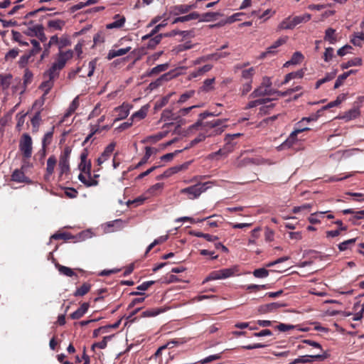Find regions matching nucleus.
I'll use <instances>...</instances> for the list:
<instances>
[{"label":"nucleus","instance_id":"f257e3e1","mask_svg":"<svg viewBox=\"0 0 364 364\" xmlns=\"http://www.w3.org/2000/svg\"><path fill=\"white\" fill-rule=\"evenodd\" d=\"M227 121V119H218L205 122L204 124V131L207 136L210 137L221 134L227 127L225 124Z\"/></svg>","mask_w":364,"mask_h":364},{"label":"nucleus","instance_id":"f03ea898","mask_svg":"<svg viewBox=\"0 0 364 364\" xmlns=\"http://www.w3.org/2000/svg\"><path fill=\"white\" fill-rule=\"evenodd\" d=\"M212 185L213 182L211 181L198 183L193 186L183 188L181 192L182 193L187 194L189 199L194 200L198 198L203 193L212 187Z\"/></svg>","mask_w":364,"mask_h":364},{"label":"nucleus","instance_id":"7ed1b4c3","mask_svg":"<svg viewBox=\"0 0 364 364\" xmlns=\"http://www.w3.org/2000/svg\"><path fill=\"white\" fill-rule=\"evenodd\" d=\"M19 150L23 159H29L31 157L33 152V141L28 134L24 133L22 134L19 141Z\"/></svg>","mask_w":364,"mask_h":364},{"label":"nucleus","instance_id":"20e7f679","mask_svg":"<svg viewBox=\"0 0 364 364\" xmlns=\"http://www.w3.org/2000/svg\"><path fill=\"white\" fill-rule=\"evenodd\" d=\"M328 357V354L326 352H323L322 354H315V355H304L299 356L297 358H295L293 361H291L289 364H296V363H311L314 360H323Z\"/></svg>","mask_w":364,"mask_h":364},{"label":"nucleus","instance_id":"39448f33","mask_svg":"<svg viewBox=\"0 0 364 364\" xmlns=\"http://www.w3.org/2000/svg\"><path fill=\"white\" fill-rule=\"evenodd\" d=\"M88 152L87 149H84L80 154V162L78 168L81 172L85 173L87 176H90L91 162L87 160Z\"/></svg>","mask_w":364,"mask_h":364},{"label":"nucleus","instance_id":"423d86ee","mask_svg":"<svg viewBox=\"0 0 364 364\" xmlns=\"http://www.w3.org/2000/svg\"><path fill=\"white\" fill-rule=\"evenodd\" d=\"M73 55V52L68 50L65 52H60L56 60L53 63L58 70H62L66 64V62Z\"/></svg>","mask_w":364,"mask_h":364},{"label":"nucleus","instance_id":"0eeeda50","mask_svg":"<svg viewBox=\"0 0 364 364\" xmlns=\"http://www.w3.org/2000/svg\"><path fill=\"white\" fill-rule=\"evenodd\" d=\"M197 7L196 4H178L173 6L170 8V14L174 16L188 13L190 10Z\"/></svg>","mask_w":364,"mask_h":364},{"label":"nucleus","instance_id":"6e6552de","mask_svg":"<svg viewBox=\"0 0 364 364\" xmlns=\"http://www.w3.org/2000/svg\"><path fill=\"white\" fill-rule=\"evenodd\" d=\"M132 108V105L126 102H124L122 105L116 107L114 111L117 113V116L114 121L116 122L126 119L129 114V112Z\"/></svg>","mask_w":364,"mask_h":364},{"label":"nucleus","instance_id":"1a4fd4ad","mask_svg":"<svg viewBox=\"0 0 364 364\" xmlns=\"http://www.w3.org/2000/svg\"><path fill=\"white\" fill-rule=\"evenodd\" d=\"M306 122L301 123V120L298 122L295 125L294 130L291 133L289 137L284 142V144H287L290 141L291 142H294V141L296 140V136L298 134L301 133L304 131L309 130L310 129L306 126Z\"/></svg>","mask_w":364,"mask_h":364},{"label":"nucleus","instance_id":"9d476101","mask_svg":"<svg viewBox=\"0 0 364 364\" xmlns=\"http://www.w3.org/2000/svg\"><path fill=\"white\" fill-rule=\"evenodd\" d=\"M116 146L115 142H112L109 144H108L102 154L98 157L97 162L99 166L102 164L104 162H105L110 157L112 153L114 151V148Z\"/></svg>","mask_w":364,"mask_h":364},{"label":"nucleus","instance_id":"9b49d317","mask_svg":"<svg viewBox=\"0 0 364 364\" xmlns=\"http://www.w3.org/2000/svg\"><path fill=\"white\" fill-rule=\"evenodd\" d=\"M284 306H285L284 304H281L279 302H272L270 304L260 306L258 309V311L261 314H266L269 312H272L274 310Z\"/></svg>","mask_w":364,"mask_h":364},{"label":"nucleus","instance_id":"f8f14e48","mask_svg":"<svg viewBox=\"0 0 364 364\" xmlns=\"http://www.w3.org/2000/svg\"><path fill=\"white\" fill-rule=\"evenodd\" d=\"M56 158L55 156H50L47 160L46 164V173L44 176V178L46 181H49L50 177L53 173L54 168L56 164Z\"/></svg>","mask_w":364,"mask_h":364},{"label":"nucleus","instance_id":"ddd939ff","mask_svg":"<svg viewBox=\"0 0 364 364\" xmlns=\"http://www.w3.org/2000/svg\"><path fill=\"white\" fill-rule=\"evenodd\" d=\"M223 279H225L239 274V267L237 265L220 269Z\"/></svg>","mask_w":364,"mask_h":364},{"label":"nucleus","instance_id":"4468645a","mask_svg":"<svg viewBox=\"0 0 364 364\" xmlns=\"http://www.w3.org/2000/svg\"><path fill=\"white\" fill-rule=\"evenodd\" d=\"M114 21L107 24L106 28L107 29L120 28H122L126 21V18L124 16H121L119 14H116L114 16Z\"/></svg>","mask_w":364,"mask_h":364},{"label":"nucleus","instance_id":"2eb2a0df","mask_svg":"<svg viewBox=\"0 0 364 364\" xmlns=\"http://www.w3.org/2000/svg\"><path fill=\"white\" fill-rule=\"evenodd\" d=\"M90 307V304L87 302H85L81 304V306L73 313L70 314V318L72 319H79L85 314Z\"/></svg>","mask_w":364,"mask_h":364},{"label":"nucleus","instance_id":"dca6fc26","mask_svg":"<svg viewBox=\"0 0 364 364\" xmlns=\"http://www.w3.org/2000/svg\"><path fill=\"white\" fill-rule=\"evenodd\" d=\"M200 17V14L198 12L194 11V12L190 13V14L183 16L176 17L173 21L172 23L175 24V23H180V22L183 23V22H186V21H189L191 20H196V19H198Z\"/></svg>","mask_w":364,"mask_h":364},{"label":"nucleus","instance_id":"f3484780","mask_svg":"<svg viewBox=\"0 0 364 364\" xmlns=\"http://www.w3.org/2000/svg\"><path fill=\"white\" fill-rule=\"evenodd\" d=\"M305 71L304 69H300L296 72H291L286 75L284 81L281 83V85H286L290 80L293 79H301L304 77Z\"/></svg>","mask_w":364,"mask_h":364},{"label":"nucleus","instance_id":"a211bd4d","mask_svg":"<svg viewBox=\"0 0 364 364\" xmlns=\"http://www.w3.org/2000/svg\"><path fill=\"white\" fill-rule=\"evenodd\" d=\"M11 80L12 75L11 74H0V89L4 92L7 91L11 85Z\"/></svg>","mask_w":364,"mask_h":364},{"label":"nucleus","instance_id":"6ab92c4d","mask_svg":"<svg viewBox=\"0 0 364 364\" xmlns=\"http://www.w3.org/2000/svg\"><path fill=\"white\" fill-rule=\"evenodd\" d=\"M270 95H272V93L270 92L268 90H267L265 87H262V85H260L259 87L255 88L252 92H251V94L249 95V98H257L259 97H263Z\"/></svg>","mask_w":364,"mask_h":364},{"label":"nucleus","instance_id":"aec40b11","mask_svg":"<svg viewBox=\"0 0 364 364\" xmlns=\"http://www.w3.org/2000/svg\"><path fill=\"white\" fill-rule=\"evenodd\" d=\"M190 163L191 162H186V163H183V164L177 165V166H173V167H171V168L166 169L165 171L166 176L168 178V177L171 176L172 175L177 173L178 172H179L182 170H185V169L188 168Z\"/></svg>","mask_w":364,"mask_h":364},{"label":"nucleus","instance_id":"412c9836","mask_svg":"<svg viewBox=\"0 0 364 364\" xmlns=\"http://www.w3.org/2000/svg\"><path fill=\"white\" fill-rule=\"evenodd\" d=\"M148 109L147 105L142 106L139 110L132 114L130 120L134 121L135 119L141 120L144 119L147 114Z\"/></svg>","mask_w":364,"mask_h":364},{"label":"nucleus","instance_id":"4be33fe9","mask_svg":"<svg viewBox=\"0 0 364 364\" xmlns=\"http://www.w3.org/2000/svg\"><path fill=\"white\" fill-rule=\"evenodd\" d=\"M130 50V47L119 48L117 50H111L107 54V59L111 60L114 58L122 56L127 54Z\"/></svg>","mask_w":364,"mask_h":364},{"label":"nucleus","instance_id":"5701e85b","mask_svg":"<svg viewBox=\"0 0 364 364\" xmlns=\"http://www.w3.org/2000/svg\"><path fill=\"white\" fill-rule=\"evenodd\" d=\"M60 70H58L55 65L52 64L51 67L43 73V77L50 79L54 81L55 78L59 75Z\"/></svg>","mask_w":364,"mask_h":364},{"label":"nucleus","instance_id":"b1692460","mask_svg":"<svg viewBox=\"0 0 364 364\" xmlns=\"http://www.w3.org/2000/svg\"><path fill=\"white\" fill-rule=\"evenodd\" d=\"M360 115V110L358 108L353 107L346 112L342 116V119H345L346 121H350L353 119L357 118Z\"/></svg>","mask_w":364,"mask_h":364},{"label":"nucleus","instance_id":"393cba45","mask_svg":"<svg viewBox=\"0 0 364 364\" xmlns=\"http://www.w3.org/2000/svg\"><path fill=\"white\" fill-rule=\"evenodd\" d=\"M41 82L39 86V89L43 91L44 96H46L54 85V81L50 79H47Z\"/></svg>","mask_w":364,"mask_h":364},{"label":"nucleus","instance_id":"a878e982","mask_svg":"<svg viewBox=\"0 0 364 364\" xmlns=\"http://www.w3.org/2000/svg\"><path fill=\"white\" fill-rule=\"evenodd\" d=\"M346 100V95L341 94L333 101L330 102L326 106H323L320 110L321 112L327 109H330L339 105L343 100Z\"/></svg>","mask_w":364,"mask_h":364},{"label":"nucleus","instance_id":"bb28decb","mask_svg":"<svg viewBox=\"0 0 364 364\" xmlns=\"http://www.w3.org/2000/svg\"><path fill=\"white\" fill-rule=\"evenodd\" d=\"M294 28L292 18L291 16L284 18L278 26V28L279 30H291Z\"/></svg>","mask_w":364,"mask_h":364},{"label":"nucleus","instance_id":"cd10ccee","mask_svg":"<svg viewBox=\"0 0 364 364\" xmlns=\"http://www.w3.org/2000/svg\"><path fill=\"white\" fill-rule=\"evenodd\" d=\"M33 127V132H36L38 130L40 124L41 122V111L38 110L31 119Z\"/></svg>","mask_w":364,"mask_h":364},{"label":"nucleus","instance_id":"c85d7f7f","mask_svg":"<svg viewBox=\"0 0 364 364\" xmlns=\"http://www.w3.org/2000/svg\"><path fill=\"white\" fill-rule=\"evenodd\" d=\"M311 18V15L309 14H304L301 16H296L292 17V21L293 24L294 25V27H296L297 25L302 23H306Z\"/></svg>","mask_w":364,"mask_h":364},{"label":"nucleus","instance_id":"c756f323","mask_svg":"<svg viewBox=\"0 0 364 364\" xmlns=\"http://www.w3.org/2000/svg\"><path fill=\"white\" fill-rule=\"evenodd\" d=\"M56 268L58 269L60 274L72 277L73 276L77 277V274L75 273V272L70 267L57 264L55 265Z\"/></svg>","mask_w":364,"mask_h":364},{"label":"nucleus","instance_id":"7c9ffc66","mask_svg":"<svg viewBox=\"0 0 364 364\" xmlns=\"http://www.w3.org/2000/svg\"><path fill=\"white\" fill-rule=\"evenodd\" d=\"M33 77V73L28 68H26L24 71V75L23 77L24 87L23 90L21 92V94L23 93L26 91L27 85L31 83Z\"/></svg>","mask_w":364,"mask_h":364},{"label":"nucleus","instance_id":"2f4dec72","mask_svg":"<svg viewBox=\"0 0 364 364\" xmlns=\"http://www.w3.org/2000/svg\"><path fill=\"white\" fill-rule=\"evenodd\" d=\"M12 181L18 183H22L27 181V178L26 177L24 173L18 169H16L11 175Z\"/></svg>","mask_w":364,"mask_h":364},{"label":"nucleus","instance_id":"473e14b6","mask_svg":"<svg viewBox=\"0 0 364 364\" xmlns=\"http://www.w3.org/2000/svg\"><path fill=\"white\" fill-rule=\"evenodd\" d=\"M364 41V33L363 32L355 33L350 38V42L358 47H361Z\"/></svg>","mask_w":364,"mask_h":364},{"label":"nucleus","instance_id":"72a5a7b5","mask_svg":"<svg viewBox=\"0 0 364 364\" xmlns=\"http://www.w3.org/2000/svg\"><path fill=\"white\" fill-rule=\"evenodd\" d=\"M164 309L162 308H153L144 311L141 314L142 317H154L161 313L164 312Z\"/></svg>","mask_w":364,"mask_h":364},{"label":"nucleus","instance_id":"f704fd0d","mask_svg":"<svg viewBox=\"0 0 364 364\" xmlns=\"http://www.w3.org/2000/svg\"><path fill=\"white\" fill-rule=\"evenodd\" d=\"M65 22L60 19L50 20L48 22V26L56 31H61L65 26Z\"/></svg>","mask_w":364,"mask_h":364},{"label":"nucleus","instance_id":"c9c22d12","mask_svg":"<svg viewBox=\"0 0 364 364\" xmlns=\"http://www.w3.org/2000/svg\"><path fill=\"white\" fill-rule=\"evenodd\" d=\"M362 64V59L360 58H354L348 60L346 63H343L341 65L342 70L348 69L350 67L358 66Z\"/></svg>","mask_w":364,"mask_h":364},{"label":"nucleus","instance_id":"e433bc0d","mask_svg":"<svg viewBox=\"0 0 364 364\" xmlns=\"http://www.w3.org/2000/svg\"><path fill=\"white\" fill-rule=\"evenodd\" d=\"M170 74L169 73H165L164 75H162L160 77H159L158 79H156L155 81L154 82H151L149 85V87L150 90H155L156 89L157 87H159V86L161 85V83L164 80H168V77H169Z\"/></svg>","mask_w":364,"mask_h":364},{"label":"nucleus","instance_id":"4c0bfd02","mask_svg":"<svg viewBox=\"0 0 364 364\" xmlns=\"http://www.w3.org/2000/svg\"><path fill=\"white\" fill-rule=\"evenodd\" d=\"M191 235H194V236H196L197 237H203V238L205 239L208 242H215V241L218 240V236L210 235V234L203 233V232H199V231H193L191 232Z\"/></svg>","mask_w":364,"mask_h":364},{"label":"nucleus","instance_id":"58836bf2","mask_svg":"<svg viewBox=\"0 0 364 364\" xmlns=\"http://www.w3.org/2000/svg\"><path fill=\"white\" fill-rule=\"evenodd\" d=\"M336 75V70H333L331 73H326L325 77L319 79L316 83V89H318L322 84L329 82L333 80Z\"/></svg>","mask_w":364,"mask_h":364},{"label":"nucleus","instance_id":"ea45409f","mask_svg":"<svg viewBox=\"0 0 364 364\" xmlns=\"http://www.w3.org/2000/svg\"><path fill=\"white\" fill-rule=\"evenodd\" d=\"M97 2V0H87L85 2H79L77 4L72 6L70 9V12L74 13L77 11L85 8V6L94 4Z\"/></svg>","mask_w":364,"mask_h":364},{"label":"nucleus","instance_id":"a19ab883","mask_svg":"<svg viewBox=\"0 0 364 364\" xmlns=\"http://www.w3.org/2000/svg\"><path fill=\"white\" fill-rule=\"evenodd\" d=\"M336 30L332 28H328L325 31L324 40L329 42L331 44H334L336 42L335 36Z\"/></svg>","mask_w":364,"mask_h":364},{"label":"nucleus","instance_id":"79ce46f5","mask_svg":"<svg viewBox=\"0 0 364 364\" xmlns=\"http://www.w3.org/2000/svg\"><path fill=\"white\" fill-rule=\"evenodd\" d=\"M231 151L227 146L223 147V149H220L218 151L215 152H213L208 155L209 159H216L218 156H220L222 157H226L228 154Z\"/></svg>","mask_w":364,"mask_h":364},{"label":"nucleus","instance_id":"37998d69","mask_svg":"<svg viewBox=\"0 0 364 364\" xmlns=\"http://www.w3.org/2000/svg\"><path fill=\"white\" fill-rule=\"evenodd\" d=\"M214 82V77L205 80L203 82V85L202 87H200L199 91L208 92L213 90L214 89V87L213 85Z\"/></svg>","mask_w":364,"mask_h":364},{"label":"nucleus","instance_id":"c03bdc74","mask_svg":"<svg viewBox=\"0 0 364 364\" xmlns=\"http://www.w3.org/2000/svg\"><path fill=\"white\" fill-rule=\"evenodd\" d=\"M167 25L166 19H164V21L156 26L151 30V31L145 36H144L141 38L142 40H146L152 36H154L156 33L159 31V30Z\"/></svg>","mask_w":364,"mask_h":364},{"label":"nucleus","instance_id":"a18cd8bd","mask_svg":"<svg viewBox=\"0 0 364 364\" xmlns=\"http://www.w3.org/2000/svg\"><path fill=\"white\" fill-rule=\"evenodd\" d=\"M145 149H146V151H145L144 156L140 160V161L135 166L134 168H139V167H141L144 164H146L148 160H149V159L151 156V154L153 153L152 152V149L151 147H149V146H146L145 148Z\"/></svg>","mask_w":364,"mask_h":364},{"label":"nucleus","instance_id":"49530a36","mask_svg":"<svg viewBox=\"0 0 364 364\" xmlns=\"http://www.w3.org/2000/svg\"><path fill=\"white\" fill-rule=\"evenodd\" d=\"M353 309L355 310H358V311L353 315V320L360 321L363 318V314L364 312L363 306L361 305L360 302H356L354 304Z\"/></svg>","mask_w":364,"mask_h":364},{"label":"nucleus","instance_id":"de8ad7c7","mask_svg":"<svg viewBox=\"0 0 364 364\" xmlns=\"http://www.w3.org/2000/svg\"><path fill=\"white\" fill-rule=\"evenodd\" d=\"M161 119L164 121L177 120L178 117L176 113H173L171 109H166L162 112Z\"/></svg>","mask_w":364,"mask_h":364},{"label":"nucleus","instance_id":"09e8293b","mask_svg":"<svg viewBox=\"0 0 364 364\" xmlns=\"http://www.w3.org/2000/svg\"><path fill=\"white\" fill-rule=\"evenodd\" d=\"M54 132V127H52L50 130L47 132L43 139H42V145L43 146H48L52 142L53 136Z\"/></svg>","mask_w":364,"mask_h":364},{"label":"nucleus","instance_id":"8fccbe9b","mask_svg":"<svg viewBox=\"0 0 364 364\" xmlns=\"http://www.w3.org/2000/svg\"><path fill=\"white\" fill-rule=\"evenodd\" d=\"M90 284L84 283L80 287L75 290L73 294L75 296H82L90 291Z\"/></svg>","mask_w":364,"mask_h":364},{"label":"nucleus","instance_id":"3c124183","mask_svg":"<svg viewBox=\"0 0 364 364\" xmlns=\"http://www.w3.org/2000/svg\"><path fill=\"white\" fill-rule=\"evenodd\" d=\"M163 37L162 34L154 36L153 38H149L146 47L148 48H154L161 41Z\"/></svg>","mask_w":364,"mask_h":364},{"label":"nucleus","instance_id":"603ef678","mask_svg":"<svg viewBox=\"0 0 364 364\" xmlns=\"http://www.w3.org/2000/svg\"><path fill=\"white\" fill-rule=\"evenodd\" d=\"M223 279L220 269L211 272L203 280V283H206L209 281Z\"/></svg>","mask_w":364,"mask_h":364},{"label":"nucleus","instance_id":"864d4df0","mask_svg":"<svg viewBox=\"0 0 364 364\" xmlns=\"http://www.w3.org/2000/svg\"><path fill=\"white\" fill-rule=\"evenodd\" d=\"M60 176L68 174L70 172V164L68 161H59Z\"/></svg>","mask_w":364,"mask_h":364},{"label":"nucleus","instance_id":"5fc2aeb1","mask_svg":"<svg viewBox=\"0 0 364 364\" xmlns=\"http://www.w3.org/2000/svg\"><path fill=\"white\" fill-rule=\"evenodd\" d=\"M168 68V63H164L156 65L148 73V75H152L154 74L159 73L161 72L165 71Z\"/></svg>","mask_w":364,"mask_h":364},{"label":"nucleus","instance_id":"6e6d98bb","mask_svg":"<svg viewBox=\"0 0 364 364\" xmlns=\"http://www.w3.org/2000/svg\"><path fill=\"white\" fill-rule=\"evenodd\" d=\"M357 238H352L350 240H345L338 244V248L341 252H343L348 249L350 245H353L355 242Z\"/></svg>","mask_w":364,"mask_h":364},{"label":"nucleus","instance_id":"4d7b16f0","mask_svg":"<svg viewBox=\"0 0 364 364\" xmlns=\"http://www.w3.org/2000/svg\"><path fill=\"white\" fill-rule=\"evenodd\" d=\"M11 33H12V38H13L14 41L18 42L20 45L28 46V43L23 41L22 40L23 36L20 32H18L17 31L12 30Z\"/></svg>","mask_w":364,"mask_h":364},{"label":"nucleus","instance_id":"13d9d810","mask_svg":"<svg viewBox=\"0 0 364 364\" xmlns=\"http://www.w3.org/2000/svg\"><path fill=\"white\" fill-rule=\"evenodd\" d=\"M262 85V87H265L267 90H268L272 94H274L276 92V90L272 89V80L269 77L265 76L262 78V82L260 84Z\"/></svg>","mask_w":364,"mask_h":364},{"label":"nucleus","instance_id":"bf43d9fd","mask_svg":"<svg viewBox=\"0 0 364 364\" xmlns=\"http://www.w3.org/2000/svg\"><path fill=\"white\" fill-rule=\"evenodd\" d=\"M256 278H265L269 275V271L265 268L256 269L252 272Z\"/></svg>","mask_w":364,"mask_h":364},{"label":"nucleus","instance_id":"052dcab7","mask_svg":"<svg viewBox=\"0 0 364 364\" xmlns=\"http://www.w3.org/2000/svg\"><path fill=\"white\" fill-rule=\"evenodd\" d=\"M33 31L36 32V36L38 37L41 41H44L46 40V37L43 32V28L41 25H36L33 27Z\"/></svg>","mask_w":364,"mask_h":364},{"label":"nucleus","instance_id":"680f3d73","mask_svg":"<svg viewBox=\"0 0 364 364\" xmlns=\"http://www.w3.org/2000/svg\"><path fill=\"white\" fill-rule=\"evenodd\" d=\"M219 15L218 13L215 12H207L202 15V18L200 19V21L208 22L213 20H215L216 17Z\"/></svg>","mask_w":364,"mask_h":364},{"label":"nucleus","instance_id":"e2e57ef3","mask_svg":"<svg viewBox=\"0 0 364 364\" xmlns=\"http://www.w3.org/2000/svg\"><path fill=\"white\" fill-rule=\"evenodd\" d=\"M112 336H105L103 339L97 343H95L92 348L94 349L95 347L100 348V349H104L107 347V341L110 340L112 338Z\"/></svg>","mask_w":364,"mask_h":364},{"label":"nucleus","instance_id":"0e129e2a","mask_svg":"<svg viewBox=\"0 0 364 364\" xmlns=\"http://www.w3.org/2000/svg\"><path fill=\"white\" fill-rule=\"evenodd\" d=\"M221 358V353L210 355L198 361L200 364H206Z\"/></svg>","mask_w":364,"mask_h":364},{"label":"nucleus","instance_id":"69168bd1","mask_svg":"<svg viewBox=\"0 0 364 364\" xmlns=\"http://www.w3.org/2000/svg\"><path fill=\"white\" fill-rule=\"evenodd\" d=\"M194 95H195L194 90L187 91L180 96L177 102L178 104H183V103L186 102L189 98L192 97Z\"/></svg>","mask_w":364,"mask_h":364},{"label":"nucleus","instance_id":"338daca9","mask_svg":"<svg viewBox=\"0 0 364 364\" xmlns=\"http://www.w3.org/2000/svg\"><path fill=\"white\" fill-rule=\"evenodd\" d=\"M303 54L299 51H296L294 53L290 60L291 63H292V65H297L299 64L303 60Z\"/></svg>","mask_w":364,"mask_h":364},{"label":"nucleus","instance_id":"774afa93","mask_svg":"<svg viewBox=\"0 0 364 364\" xmlns=\"http://www.w3.org/2000/svg\"><path fill=\"white\" fill-rule=\"evenodd\" d=\"M33 55H31V53H29L21 55L18 62L19 67L25 68L26 66V65L28 64L29 59Z\"/></svg>","mask_w":364,"mask_h":364}]
</instances>
